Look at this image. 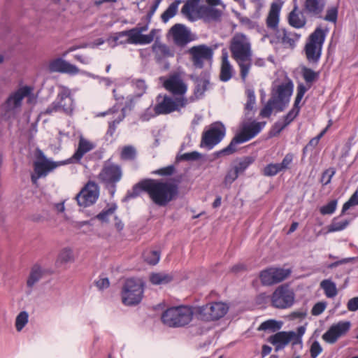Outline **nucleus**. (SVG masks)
I'll list each match as a JSON object with an SVG mask.
<instances>
[{"mask_svg": "<svg viewBox=\"0 0 358 358\" xmlns=\"http://www.w3.org/2000/svg\"><path fill=\"white\" fill-rule=\"evenodd\" d=\"M141 191L147 192L155 204L165 206L176 197L178 187L173 182L162 180L145 179L136 184L131 192L127 193V197L135 198Z\"/></svg>", "mask_w": 358, "mask_h": 358, "instance_id": "nucleus-1", "label": "nucleus"}, {"mask_svg": "<svg viewBox=\"0 0 358 358\" xmlns=\"http://www.w3.org/2000/svg\"><path fill=\"white\" fill-rule=\"evenodd\" d=\"M229 50L232 59L240 69V76L245 80L252 65L253 51L250 38L247 35L237 32L230 41Z\"/></svg>", "mask_w": 358, "mask_h": 358, "instance_id": "nucleus-2", "label": "nucleus"}, {"mask_svg": "<svg viewBox=\"0 0 358 358\" xmlns=\"http://www.w3.org/2000/svg\"><path fill=\"white\" fill-rule=\"evenodd\" d=\"M148 30L147 26L136 27L129 30L116 33L110 36L107 41L113 48L119 44L131 43L145 45L150 43L154 39L153 31L149 34H143Z\"/></svg>", "mask_w": 358, "mask_h": 358, "instance_id": "nucleus-3", "label": "nucleus"}, {"mask_svg": "<svg viewBox=\"0 0 358 358\" xmlns=\"http://www.w3.org/2000/svg\"><path fill=\"white\" fill-rule=\"evenodd\" d=\"M196 307L178 306L168 308L162 315L161 319L165 325L173 327H183L192 320Z\"/></svg>", "mask_w": 358, "mask_h": 358, "instance_id": "nucleus-4", "label": "nucleus"}, {"mask_svg": "<svg viewBox=\"0 0 358 358\" xmlns=\"http://www.w3.org/2000/svg\"><path fill=\"white\" fill-rule=\"evenodd\" d=\"M32 91L33 89L31 87L23 86L11 93L1 105V116L5 120L15 117L21 110L23 99L28 98L30 100Z\"/></svg>", "mask_w": 358, "mask_h": 358, "instance_id": "nucleus-5", "label": "nucleus"}, {"mask_svg": "<svg viewBox=\"0 0 358 358\" xmlns=\"http://www.w3.org/2000/svg\"><path fill=\"white\" fill-rule=\"evenodd\" d=\"M265 122H252L243 124L241 131L233 138L227 147L218 152V155H229L236 150V145L249 141L260 132Z\"/></svg>", "mask_w": 358, "mask_h": 358, "instance_id": "nucleus-6", "label": "nucleus"}, {"mask_svg": "<svg viewBox=\"0 0 358 358\" xmlns=\"http://www.w3.org/2000/svg\"><path fill=\"white\" fill-rule=\"evenodd\" d=\"M325 37L324 31L317 27L307 38L304 52L306 59L310 64L314 65L319 62Z\"/></svg>", "mask_w": 358, "mask_h": 358, "instance_id": "nucleus-7", "label": "nucleus"}, {"mask_svg": "<svg viewBox=\"0 0 358 358\" xmlns=\"http://www.w3.org/2000/svg\"><path fill=\"white\" fill-rule=\"evenodd\" d=\"M189 100L185 96H171L167 94H159L156 97V103L153 108L155 115H167L180 111L185 108Z\"/></svg>", "mask_w": 358, "mask_h": 358, "instance_id": "nucleus-8", "label": "nucleus"}, {"mask_svg": "<svg viewBox=\"0 0 358 358\" xmlns=\"http://www.w3.org/2000/svg\"><path fill=\"white\" fill-rule=\"evenodd\" d=\"M229 306L222 301H213L206 305L196 307L195 315L206 322L219 320L228 313Z\"/></svg>", "mask_w": 358, "mask_h": 358, "instance_id": "nucleus-9", "label": "nucleus"}, {"mask_svg": "<svg viewBox=\"0 0 358 358\" xmlns=\"http://www.w3.org/2000/svg\"><path fill=\"white\" fill-rule=\"evenodd\" d=\"M73 110V101L69 88H60L57 100L53 102L45 110L46 114L62 110L66 114H71Z\"/></svg>", "mask_w": 358, "mask_h": 358, "instance_id": "nucleus-10", "label": "nucleus"}, {"mask_svg": "<svg viewBox=\"0 0 358 358\" xmlns=\"http://www.w3.org/2000/svg\"><path fill=\"white\" fill-rule=\"evenodd\" d=\"M225 136V127L221 122H215L202 134L201 146L212 149Z\"/></svg>", "mask_w": 358, "mask_h": 358, "instance_id": "nucleus-11", "label": "nucleus"}, {"mask_svg": "<svg viewBox=\"0 0 358 358\" xmlns=\"http://www.w3.org/2000/svg\"><path fill=\"white\" fill-rule=\"evenodd\" d=\"M98 185L94 182H88L76 195V199L80 206L87 207L96 202L99 197Z\"/></svg>", "mask_w": 358, "mask_h": 358, "instance_id": "nucleus-12", "label": "nucleus"}, {"mask_svg": "<svg viewBox=\"0 0 358 358\" xmlns=\"http://www.w3.org/2000/svg\"><path fill=\"white\" fill-rule=\"evenodd\" d=\"M67 162L64 161L54 162L45 157H42L34 162V171L37 176H31L32 182L36 183L39 178L46 176L49 172L52 171L56 168L64 165Z\"/></svg>", "mask_w": 358, "mask_h": 358, "instance_id": "nucleus-13", "label": "nucleus"}, {"mask_svg": "<svg viewBox=\"0 0 358 358\" xmlns=\"http://www.w3.org/2000/svg\"><path fill=\"white\" fill-rule=\"evenodd\" d=\"M122 177V171L120 166L112 163H106L98 176L100 181L112 185L118 182Z\"/></svg>", "mask_w": 358, "mask_h": 358, "instance_id": "nucleus-14", "label": "nucleus"}, {"mask_svg": "<svg viewBox=\"0 0 358 358\" xmlns=\"http://www.w3.org/2000/svg\"><path fill=\"white\" fill-rule=\"evenodd\" d=\"M164 88L178 96H184L187 91V85L180 73H175L169 76L164 83Z\"/></svg>", "mask_w": 358, "mask_h": 358, "instance_id": "nucleus-15", "label": "nucleus"}, {"mask_svg": "<svg viewBox=\"0 0 358 358\" xmlns=\"http://www.w3.org/2000/svg\"><path fill=\"white\" fill-rule=\"evenodd\" d=\"M290 273L289 269L272 267L263 271L260 274V278L264 285H271L285 280Z\"/></svg>", "mask_w": 358, "mask_h": 358, "instance_id": "nucleus-16", "label": "nucleus"}, {"mask_svg": "<svg viewBox=\"0 0 358 358\" xmlns=\"http://www.w3.org/2000/svg\"><path fill=\"white\" fill-rule=\"evenodd\" d=\"M191 55L193 64L197 68H202L205 61L210 60L213 57V50L206 45L193 46L188 50Z\"/></svg>", "mask_w": 358, "mask_h": 358, "instance_id": "nucleus-17", "label": "nucleus"}, {"mask_svg": "<svg viewBox=\"0 0 358 358\" xmlns=\"http://www.w3.org/2000/svg\"><path fill=\"white\" fill-rule=\"evenodd\" d=\"M350 322L348 321H341L330 327V328L322 335V338L328 343L333 344L337 340L345 335L350 330Z\"/></svg>", "mask_w": 358, "mask_h": 358, "instance_id": "nucleus-18", "label": "nucleus"}, {"mask_svg": "<svg viewBox=\"0 0 358 358\" xmlns=\"http://www.w3.org/2000/svg\"><path fill=\"white\" fill-rule=\"evenodd\" d=\"M292 90L293 85L291 83L282 84L278 87L276 95L273 96L271 98L278 104L277 105L278 111L283 110L285 106L288 103Z\"/></svg>", "mask_w": 358, "mask_h": 358, "instance_id": "nucleus-19", "label": "nucleus"}, {"mask_svg": "<svg viewBox=\"0 0 358 358\" xmlns=\"http://www.w3.org/2000/svg\"><path fill=\"white\" fill-rule=\"evenodd\" d=\"M49 70L51 72H60L71 75H76L80 71L76 66L61 58L52 60L49 64Z\"/></svg>", "mask_w": 358, "mask_h": 358, "instance_id": "nucleus-20", "label": "nucleus"}, {"mask_svg": "<svg viewBox=\"0 0 358 358\" xmlns=\"http://www.w3.org/2000/svg\"><path fill=\"white\" fill-rule=\"evenodd\" d=\"M174 43L180 46L186 45L191 41L189 30L182 24H176L169 31Z\"/></svg>", "mask_w": 358, "mask_h": 358, "instance_id": "nucleus-21", "label": "nucleus"}, {"mask_svg": "<svg viewBox=\"0 0 358 358\" xmlns=\"http://www.w3.org/2000/svg\"><path fill=\"white\" fill-rule=\"evenodd\" d=\"M294 299V292H273L271 302L274 307L285 309L293 305Z\"/></svg>", "mask_w": 358, "mask_h": 358, "instance_id": "nucleus-22", "label": "nucleus"}, {"mask_svg": "<svg viewBox=\"0 0 358 358\" xmlns=\"http://www.w3.org/2000/svg\"><path fill=\"white\" fill-rule=\"evenodd\" d=\"M201 0H188L182 8L181 13L188 20L195 21L201 19Z\"/></svg>", "mask_w": 358, "mask_h": 358, "instance_id": "nucleus-23", "label": "nucleus"}, {"mask_svg": "<svg viewBox=\"0 0 358 358\" xmlns=\"http://www.w3.org/2000/svg\"><path fill=\"white\" fill-rule=\"evenodd\" d=\"M308 90V88L303 84H299L297 86V94L294 101V104L292 109L284 117L283 122L286 126L289 124L294 118L298 115L300 106L299 103L301 102L303 95Z\"/></svg>", "mask_w": 358, "mask_h": 358, "instance_id": "nucleus-24", "label": "nucleus"}, {"mask_svg": "<svg viewBox=\"0 0 358 358\" xmlns=\"http://www.w3.org/2000/svg\"><path fill=\"white\" fill-rule=\"evenodd\" d=\"M295 337L296 334L294 331H280L271 336L268 341L278 351L283 349Z\"/></svg>", "mask_w": 358, "mask_h": 358, "instance_id": "nucleus-25", "label": "nucleus"}, {"mask_svg": "<svg viewBox=\"0 0 358 358\" xmlns=\"http://www.w3.org/2000/svg\"><path fill=\"white\" fill-rule=\"evenodd\" d=\"M326 6V0H304L303 11L307 15L320 17Z\"/></svg>", "mask_w": 358, "mask_h": 358, "instance_id": "nucleus-26", "label": "nucleus"}, {"mask_svg": "<svg viewBox=\"0 0 358 358\" xmlns=\"http://www.w3.org/2000/svg\"><path fill=\"white\" fill-rule=\"evenodd\" d=\"M277 38L285 48H293L299 39L300 35L286 29H281L278 31Z\"/></svg>", "mask_w": 358, "mask_h": 358, "instance_id": "nucleus-27", "label": "nucleus"}, {"mask_svg": "<svg viewBox=\"0 0 358 358\" xmlns=\"http://www.w3.org/2000/svg\"><path fill=\"white\" fill-rule=\"evenodd\" d=\"M224 10L222 8H216L215 6L201 5V19L208 22L218 20Z\"/></svg>", "mask_w": 358, "mask_h": 358, "instance_id": "nucleus-28", "label": "nucleus"}, {"mask_svg": "<svg viewBox=\"0 0 358 358\" xmlns=\"http://www.w3.org/2000/svg\"><path fill=\"white\" fill-rule=\"evenodd\" d=\"M152 48L155 57L158 62L174 55V52L169 46L158 41L154 43Z\"/></svg>", "mask_w": 358, "mask_h": 358, "instance_id": "nucleus-29", "label": "nucleus"}, {"mask_svg": "<svg viewBox=\"0 0 358 358\" xmlns=\"http://www.w3.org/2000/svg\"><path fill=\"white\" fill-rule=\"evenodd\" d=\"M281 6L278 3L273 2L271 3L268 15L266 18L267 27L273 30H275L279 22V15Z\"/></svg>", "mask_w": 358, "mask_h": 358, "instance_id": "nucleus-30", "label": "nucleus"}, {"mask_svg": "<svg viewBox=\"0 0 358 358\" xmlns=\"http://www.w3.org/2000/svg\"><path fill=\"white\" fill-rule=\"evenodd\" d=\"M289 24L294 28H302L306 23V20L303 11L299 10L296 5L290 12L288 17Z\"/></svg>", "mask_w": 358, "mask_h": 358, "instance_id": "nucleus-31", "label": "nucleus"}, {"mask_svg": "<svg viewBox=\"0 0 358 358\" xmlns=\"http://www.w3.org/2000/svg\"><path fill=\"white\" fill-rule=\"evenodd\" d=\"M94 148V145L90 141H87L85 138H80L78 149L76 150L74 155L72 156L71 159L75 161H79L83 157V155L91 151Z\"/></svg>", "mask_w": 358, "mask_h": 358, "instance_id": "nucleus-32", "label": "nucleus"}, {"mask_svg": "<svg viewBox=\"0 0 358 358\" xmlns=\"http://www.w3.org/2000/svg\"><path fill=\"white\" fill-rule=\"evenodd\" d=\"M233 70V66L228 59L227 53L223 54L222 57L221 71L220 76L221 80L224 82L228 81L232 76Z\"/></svg>", "mask_w": 358, "mask_h": 358, "instance_id": "nucleus-33", "label": "nucleus"}, {"mask_svg": "<svg viewBox=\"0 0 358 358\" xmlns=\"http://www.w3.org/2000/svg\"><path fill=\"white\" fill-rule=\"evenodd\" d=\"M143 292H122V301L126 306H135L143 299Z\"/></svg>", "mask_w": 358, "mask_h": 358, "instance_id": "nucleus-34", "label": "nucleus"}, {"mask_svg": "<svg viewBox=\"0 0 358 358\" xmlns=\"http://www.w3.org/2000/svg\"><path fill=\"white\" fill-rule=\"evenodd\" d=\"M136 98L135 95H129L126 98V101L124 106L120 110H119V108H117L116 106H113L112 108L109 109L108 111L102 113L101 115L104 116L106 115H113V114H117L119 112H124V114H125V112L127 110H131L134 106V99Z\"/></svg>", "mask_w": 358, "mask_h": 358, "instance_id": "nucleus-35", "label": "nucleus"}, {"mask_svg": "<svg viewBox=\"0 0 358 358\" xmlns=\"http://www.w3.org/2000/svg\"><path fill=\"white\" fill-rule=\"evenodd\" d=\"M173 276L166 273H152L150 275V281L153 285L167 284L172 281Z\"/></svg>", "mask_w": 358, "mask_h": 358, "instance_id": "nucleus-36", "label": "nucleus"}, {"mask_svg": "<svg viewBox=\"0 0 358 358\" xmlns=\"http://www.w3.org/2000/svg\"><path fill=\"white\" fill-rule=\"evenodd\" d=\"M144 288V282L141 278H131L125 280L123 291H140Z\"/></svg>", "mask_w": 358, "mask_h": 358, "instance_id": "nucleus-37", "label": "nucleus"}, {"mask_svg": "<svg viewBox=\"0 0 358 358\" xmlns=\"http://www.w3.org/2000/svg\"><path fill=\"white\" fill-rule=\"evenodd\" d=\"M73 260L74 255L72 249L70 248H64L59 251L56 263L59 265H62L71 262Z\"/></svg>", "mask_w": 358, "mask_h": 358, "instance_id": "nucleus-38", "label": "nucleus"}, {"mask_svg": "<svg viewBox=\"0 0 358 358\" xmlns=\"http://www.w3.org/2000/svg\"><path fill=\"white\" fill-rule=\"evenodd\" d=\"M43 274V270L38 265L35 264L31 270L30 275L27 279V284L28 287L31 288L33 285L39 280Z\"/></svg>", "mask_w": 358, "mask_h": 358, "instance_id": "nucleus-39", "label": "nucleus"}, {"mask_svg": "<svg viewBox=\"0 0 358 358\" xmlns=\"http://www.w3.org/2000/svg\"><path fill=\"white\" fill-rule=\"evenodd\" d=\"M181 3V1L176 0L169 5L167 9L162 13V20L164 22H166L169 19L173 17L177 13L178 6Z\"/></svg>", "mask_w": 358, "mask_h": 358, "instance_id": "nucleus-40", "label": "nucleus"}, {"mask_svg": "<svg viewBox=\"0 0 358 358\" xmlns=\"http://www.w3.org/2000/svg\"><path fill=\"white\" fill-rule=\"evenodd\" d=\"M282 327V323L275 320H268L262 322L258 327L259 331H275L279 330Z\"/></svg>", "mask_w": 358, "mask_h": 358, "instance_id": "nucleus-41", "label": "nucleus"}, {"mask_svg": "<svg viewBox=\"0 0 358 358\" xmlns=\"http://www.w3.org/2000/svg\"><path fill=\"white\" fill-rule=\"evenodd\" d=\"M131 85L134 89L136 97L139 98L145 93L147 85L145 80L141 79H135L131 81Z\"/></svg>", "mask_w": 358, "mask_h": 358, "instance_id": "nucleus-42", "label": "nucleus"}, {"mask_svg": "<svg viewBox=\"0 0 358 358\" xmlns=\"http://www.w3.org/2000/svg\"><path fill=\"white\" fill-rule=\"evenodd\" d=\"M143 259L148 264L155 265L159 261L160 254L158 251L148 250L144 252Z\"/></svg>", "mask_w": 358, "mask_h": 358, "instance_id": "nucleus-43", "label": "nucleus"}, {"mask_svg": "<svg viewBox=\"0 0 358 358\" xmlns=\"http://www.w3.org/2000/svg\"><path fill=\"white\" fill-rule=\"evenodd\" d=\"M301 71L303 78L307 83L311 84L316 81L319 78V72H315L308 67H303L301 69Z\"/></svg>", "mask_w": 358, "mask_h": 358, "instance_id": "nucleus-44", "label": "nucleus"}, {"mask_svg": "<svg viewBox=\"0 0 358 358\" xmlns=\"http://www.w3.org/2000/svg\"><path fill=\"white\" fill-rule=\"evenodd\" d=\"M113 118H115L112 122L109 123L108 129L107 131V134L112 136L115 131L116 126L120 122H122L126 116V114H124V112H119L117 114H113Z\"/></svg>", "mask_w": 358, "mask_h": 358, "instance_id": "nucleus-45", "label": "nucleus"}, {"mask_svg": "<svg viewBox=\"0 0 358 358\" xmlns=\"http://www.w3.org/2000/svg\"><path fill=\"white\" fill-rule=\"evenodd\" d=\"M136 150L132 145H127L122 148L120 157L123 160H132L136 157Z\"/></svg>", "mask_w": 358, "mask_h": 358, "instance_id": "nucleus-46", "label": "nucleus"}, {"mask_svg": "<svg viewBox=\"0 0 358 358\" xmlns=\"http://www.w3.org/2000/svg\"><path fill=\"white\" fill-rule=\"evenodd\" d=\"M349 224L348 220L337 221L336 218H334L331 223L328 226V232H335L343 230Z\"/></svg>", "mask_w": 358, "mask_h": 358, "instance_id": "nucleus-47", "label": "nucleus"}, {"mask_svg": "<svg viewBox=\"0 0 358 358\" xmlns=\"http://www.w3.org/2000/svg\"><path fill=\"white\" fill-rule=\"evenodd\" d=\"M277 105L278 104L275 101L271 98L266 106L262 109L260 115L263 117H268L271 115L273 109H276L278 110Z\"/></svg>", "mask_w": 358, "mask_h": 358, "instance_id": "nucleus-48", "label": "nucleus"}, {"mask_svg": "<svg viewBox=\"0 0 358 358\" xmlns=\"http://www.w3.org/2000/svg\"><path fill=\"white\" fill-rule=\"evenodd\" d=\"M238 175L239 174L237 173V171L231 167L230 169H229L224 177L223 185L226 188H229L231 185L237 179Z\"/></svg>", "mask_w": 358, "mask_h": 358, "instance_id": "nucleus-49", "label": "nucleus"}, {"mask_svg": "<svg viewBox=\"0 0 358 358\" xmlns=\"http://www.w3.org/2000/svg\"><path fill=\"white\" fill-rule=\"evenodd\" d=\"M28 313L25 311L20 312L15 320V327L18 331H20L28 322Z\"/></svg>", "mask_w": 358, "mask_h": 358, "instance_id": "nucleus-50", "label": "nucleus"}, {"mask_svg": "<svg viewBox=\"0 0 358 358\" xmlns=\"http://www.w3.org/2000/svg\"><path fill=\"white\" fill-rule=\"evenodd\" d=\"M253 162V159L250 157H245L242 160H241L237 164L233 166V168L237 171L238 174L243 173L245 169L251 164Z\"/></svg>", "mask_w": 358, "mask_h": 358, "instance_id": "nucleus-51", "label": "nucleus"}, {"mask_svg": "<svg viewBox=\"0 0 358 358\" xmlns=\"http://www.w3.org/2000/svg\"><path fill=\"white\" fill-rule=\"evenodd\" d=\"M248 100L245 105V110L248 112L253 110L255 104V95L253 90H248L246 92Z\"/></svg>", "mask_w": 358, "mask_h": 358, "instance_id": "nucleus-52", "label": "nucleus"}, {"mask_svg": "<svg viewBox=\"0 0 358 358\" xmlns=\"http://www.w3.org/2000/svg\"><path fill=\"white\" fill-rule=\"evenodd\" d=\"M358 205V191H355L354 194L351 196L350 199L344 203L342 208V213L345 212L350 207L357 206Z\"/></svg>", "mask_w": 358, "mask_h": 358, "instance_id": "nucleus-53", "label": "nucleus"}, {"mask_svg": "<svg viewBox=\"0 0 358 358\" xmlns=\"http://www.w3.org/2000/svg\"><path fill=\"white\" fill-rule=\"evenodd\" d=\"M280 171L278 164H270L264 169V175L266 176H273Z\"/></svg>", "mask_w": 358, "mask_h": 358, "instance_id": "nucleus-54", "label": "nucleus"}, {"mask_svg": "<svg viewBox=\"0 0 358 358\" xmlns=\"http://www.w3.org/2000/svg\"><path fill=\"white\" fill-rule=\"evenodd\" d=\"M337 201L336 200H332L329 202L327 205L323 206L320 208V213L322 215H329L332 214L336 208Z\"/></svg>", "mask_w": 358, "mask_h": 358, "instance_id": "nucleus-55", "label": "nucleus"}, {"mask_svg": "<svg viewBox=\"0 0 358 358\" xmlns=\"http://www.w3.org/2000/svg\"><path fill=\"white\" fill-rule=\"evenodd\" d=\"M201 157V154L198 152H192L185 153L181 155L180 156L177 157L178 160H185V161H194L199 159Z\"/></svg>", "mask_w": 358, "mask_h": 358, "instance_id": "nucleus-56", "label": "nucleus"}, {"mask_svg": "<svg viewBox=\"0 0 358 358\" xmlns=\"http://www.w3.org/2000/svg\"><path fill=\"white\" fill-rule=\"evenodd\" d=\"M208 85V81L207 80H201L197 84L194 90V95L196 96V99H198L203 95V94L206 90Z\"/></svg>", "mask_w": 358, "mask_h": 358, "instance_id": "nucleus-57", "label": "nucleus"}, {"mask_svg": "<svg viewBox=\"0 0 358 358\" xmlns=\"http://www.w3.org/2000/svg\"><path fill=\"white\" fill-rule=\"evenodd\" d=\"M338 16V9L336 7H331L327 11L324 17V20L329 22H336Z\"/></svg>", "mask_w": 358, "mask_h": 358, "instance_id": "nucleus-58", "label": "nucleus"}, {"mask_svg": "<svg viewBox=\"0 0 358 358\" xmlns=\"http://www.w3.org/2000/svg\"><path fill=\"white\" fill-rule=\"evenodd\" d=\"M293 157H293L292 154L288 153L285 156L282 162L278 163V166H279L281 171L289 169L290 164L292 162Z\"/></svg>", "mask_w": 358, "mask_h": 358, "instance_id": "nucleus-59", "label": "nucleus"}, {"mask_svg": "<svg viewBox=\"0 0 358 358\" xmlns=\"http://www.w3.org/2000/svg\"><path fill=\"white\" fill-rule=\"evenodd\" d=\"M175 171V166L173 165H170L154 171V173L160 176H168L173 174Z\"/></svg>", "mask_w": 358, "mask_h": 358, "instance_id": "nucleus-60", "label": "nucleus"}, {"mask_svg": "<svg viewBox=\"0 0 358 358\" xmlns=\"http://www.w3.org/2000/svg\"><path fill=\"white\" fill-rule=\"evenodd\" d=\"M310 356L316 358L322 351V348L318 341H314L310 347Z\"/></svg>", "mask_w": 358, "mask_h": 358, "instance_id": "nucleus-61", "label": "nucleus"}, {"mask_svg": "<svg viewBox=\"0 0 358 358\" xmlns=\"http://www.w3.org/2000/svg\"><path fill=\"white\" fill-rule=\"evenodd\" d=\"M327 307V303L325 302H318L314 305L312 308L311 313L313 315H319L324 312Z\"/></svg>", "mask_w": 358, "mask_h": 358, "instance_id": "nucleus-62", "label": "nucleus"}, {"mask_svg": "<svg viewBox=\"0 0 358 358\" xmlns=\"http://www.w3.org/2000/svg\"><path fill=\"white\" fill-rule=\"evenodd\" d=\"M94 284L98 289H106L109 287L110 282L108 278H101L94 281Z\"/></svg>", "mask_w": 358, "mask_h": 358, "instance_id": "nucleus-63", "label": "nucleus"}, {"mask_svg": "<svg viewBox=\"0 0 358 358\" xmlns=\"http://www.w3.org/2000/svg\"><path fill=\"white\" fill-rule=\"evenodd\" d=\"M334 173V171L331 169H328L322 173L321 182L323 183L324 185H327L331 182V178L333 177Z\"/></svg>", "mask_w": 358, "mask_h": 358, "instance_id": "nucleus-64", "label": "nucleus"}]
</instances>
